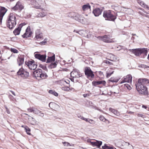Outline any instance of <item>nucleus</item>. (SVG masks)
I'll return each instance as SVG.
<instances>
[{"instance_id":"c9c22d12","label":"nucleus","mask_w":149,"mask_h":149,"mask_svg":"<svg viewBox=\"0 0 149 149\" xmlns=\"http://www.w3.org/2000/svg\"><path fill=\"white\" fill-rule=\"evenodd\" d=\"M24 128L25 131L26 132L27 134L29 135H30L31 134L30 133H29V132L30 131V128L27 126L24 127Z\"/></svg>"},{"instance_id":"aec40b11","label":"nucleus","mask_w":149,"mask_h":149,"mask_svg":"<svg viewBox=\"0 0 149 149\" xmlns=\"http://www.w3.org/2000/svg\"><path fill=\"white\" fill-rule=\"evenodd\" d=\"M49 107L55 110L59 109L60 108L59 106L57 104L53 102H51L49 104Z\"/></svg>"},{"instance_id":"79ce46f5","label":"nucleus","mask_w":149,"mask_h":149,"mask_svg":"<svg viewBox=\"0 0 149 149\" xmlns=\"http://www.w3.org/2000/svg\"><path fill=\"white\" fill-rule=\"evenodd\" d=\"M11 52H13L15 53H17L18 52V50L17 49L14 48H11Z\"/></svg>"},{"instance_id":"c03bdc74","label":"nucleus","mask_w":149,"mask_h":149,"mask_svg":"<svg viewBox=\"0 0 149 149\" xmlns=\"http://www.w3.org/2000/svg\"><path fill=\"white\" fill-rule=\"evenodd\" d=\"M136 114L138 116V117H141L142 118H144L145 117V116L141 113H136Z\"/></svg>"},{"instance_id":"e2e57ef3","label":"nucleus","mask_w":149,"mask_h":149,"mask_svg":"<svg viewBox=\"0 0 149 149\" xmlns=\"http://www.w3.org/2000/svg\"><path fill=\"white\" fill-rule=\"evenodd\" d=\"M116 149L113 146H111L110 147V149Z\"/></svg>"},{"instance_id":"f3484780","label":"nucleus","mask_w":149,"mask_h":149,"mask_svg":"<svg viewBox=\"0 0 149 149\" xmlns=\"http://www.w3.org/2000/svg\"><path fill=\"white\" fill-rule=\"evenodd\" d=\"M32 32L31 31V29L29 26L27 27L25 33L22 36L23 38L30 37L31 35Z\"/></svg>"},{"instance_id":"49530a36","label":"nucleus","mask_w":149,"mask_h":149,"mask_svg":"<svg viewBox=\"0 0 149 149\" xmlns=\"http://www.w3.org/2000/svg\"><path fill=\"white\" fill-rule=\"evenodd\" d=\"M86 32V31H84V30H81L80 31H79L78 33L79 34H81V33L84 34Z\"/></svg>"},{"instance_id":"423d86ee","label":"nucleus","mask_w":149,"mask_h":149,"mask_svg":"<svg viewBox=\"0 0 149 149\" xmlns=\"http://www.w3.org/2000/svg\"><path fill=\"white\" fill-rule=\"evenodd\" d=\"M97 38L100 40H102L104 42L109 43L115 42L116 41L114 39H111L110 38L109 36L106 35L103 36H99L97 37Z\"/></svg>"},{"instance_id":"9d476101","label":"nucleus","mask_w":149,"mask_h":149,"mask_svg":"<svg viewBox=\"0 0 149 149\" xmlns=\"http://www.w3.org/2000/svg\"><path fill=\"white\" fill-rule=\"evenodd\" d=\"M132 77L130 74H128L124 76L120 81V84L125 82L131 83L132 81Z\"/></svg>"},{"instance_id":"de8ad7c7","label":"nucleus","mask_w":149,"mask_h":149,"mask_svg":"<svg viewBox=\"0 0 149 149\" xmlns=\"http://www.w3.org/2000/svg\"><path fill=\"white\" fill-rule=\"evenodd\" d=\"M88 123L91 124H93L95 123V121L93 120L89 119Z\"/></svg>"},{"instance_id":"ea45409f","label":"nucleus","mask_w":149,"mask_h":149,"mask_svg":"<svg viewBox=\"0 0 149 149\" xmlns=\"http://www.w3.org/2000/svg\"><path fill=\"white\" fill-rule=\"evenodd\" d=\"M143 49H144L142 52V53L144 54V56H146L147 53V48H143Z\"/></svg>"},{"instance_id":"f03ea898","label":"nucleus","mask_w":149,"mask_h":149,"mask_svg":"<svg viewBox=\"0 0 149 149\" xmlns=\"http://www.w3.org/2000/svg\"><path fill=\"white\" fill-rule=\"evenodd\" d=\"M33 76L37 79H45L47 77V75L44 72H43L41 69H39L34 71L33 73Z\"/></svg>"},{"instance_id":"ddd939ff","label":"nucleus","mask_w":149,"mask_h":149,"mask_svg":"<svg viewBox=\"0 0 149 149\" xmlns=\"http://www.w3.org/2000/svg\"><path fill=\"white\" fill-rule=\"evenodd\" d=\"M35 57L36 58L39 60L44 62L45 61L46 58V55H41L38 53H35Z\"/></svg>"},{"instance_id":"f704fd0d","label":"nucleus","mask_w":149,"mask_h":149,"mask_svg":"<svg viewBox=\"0 0 149 149\" xmlns=\"http://www.w3.org/2000/svg\"><path fill=\"white\" fill-rule=\"evenodd\" d=\"M46 15V14L44 12L40 13L37 15L38 17H43Z\"/></svg>"},{"instance_id":"7ed1b4c3","label":"nucleus","mask_w":149,"mask_h":149,"mask_svg":"<svg viewBox=\"0 0 149 149\" xmlns=\"http://www.w3.org/2000/svg\"><path fill=\"white\" fill-rule=\"evenodd\" d=\"M7 25L10 29H12L16 25V18L15 15L10 13L7 22Z\"/></svg>"},{"instance_id":"3c124183","label":"nucleus","mask_w":149,"mask_h":149,"mask_svg":"<svg viewBox=\"0 0 149 149\" xmlns=\"http://www.w3.org/2000/svg\"><path fill=\"white\" fill-rule=\"evenodd\" d=\"M46 43V41L45 40L41 42L40 43V45H44Z\"/></svg>"},{"instance_id":"bb28decb","label":"nucleus","mask_w":149,"mask_h":149,"mask_svg":"<svg viewBox=\"0 0 149 149\" xmlns=\"http://www.w3.org/2000/svg\"><path fill=\"white\" fill-rule=\"evenodd\" d=\"M109 110L115 115L117 116H118L120 115V113L119 112L115 109H113L111 108H110L109 109Z\"/></svg>"},{"instance_id":"5fc2aeb1","label":"nucleus","mask_w":149,"mask_h":149,"mask_svg":"<svg viewBox=\"0 0 149 149\" xmlns=\"http://www.w3.org/2000/svg\"><path fill=\"white\" fill-rule=\"evenodd\" d=\"M83 96L84 97H86L89 96V95L88 94H85L83 95Z\"/></svg>"},{"instance_id":"37998d69","label":"nucleus","mask_w":149,"mask_h":149,"mask_svg":"<svg viewBox=\"0 0 149 149\" xmlns=\"http://www.w3.org/2000/svg\"><path fill=\"white\" fill-rule=\"evenodd\" d=\"M63 143L64 144V145L65 146H71V145H70V144L69 143H68V142H63Z\"/></svg>"},{"instance_id":"1a4fd4ad","label":"nucleus","mask_w":149,"mask_h":149,"mask_svg":"<svg viewBox=\"0 0 149 149\" xmlns=\"http://www.w3.org/2000/svg\"><path fill=\"white\" fill-rule=\"evenodd\" d=\"M85 73L88 78H93L94 77V74L93 72L89 67H86L85 68Z\"/></svg>"},{"instance_id":"a18cd8bd","label":"nucleus","mask_w":149,"mask_h":149,"mask_svg":"<svg viewBox=\"0 0 149 149\" xmlns=\"http://www.w3.org/2000/svg\"><path fill=\"white\" fill-rule=\"evenodd\" d=\"M125 86L128 89L130 90L131 89V87L128 84H125Z\"/></svg>"},{"instance_id":"72a5a7b5","label":"nucleus","mask_w":149,"mask_h":149,"mask_svg":"<svg viewBox=\"0 0 149 149\" xmlns=\"http://www.w3.org/2000/svg\"><path fill=\"white\" fill-rule=\"evenodd\" d=\"M49 93L50 94H53L56 96H57L58 95V94L55 91L52 90H49Z\"/></svg>"},{"instance_id":"a211bd4d","label":"nucleus","mask_w":149,"mask_h":149,"mask_svg":"<svg viewBox=\"0 0 149 149\" xmlns=\"http://www.w3.org/2000/svg\"><path fill=\"white\" fill-rule=\"evenodd\" d=\"M7 11V10L4 7H1L0 13V23H1L3 17Z\"/></svg>"},{"instance_id":"20e7f679","label":"nucleus","mask_w":149,"mask_h":149,"mask_svg":"<svg viewBox=\"0 0 149 149\" xmlns=\"http://www.w3.org/2000/svg\"><path fill=\"white\" fill-rule=\"evenodd\" d=\"M103 16L106 20L113 22L116 18V15H113L110 10L104 11L103 13Z\"/></svg>"},{"instance_id":"4be33fe9","label":"nucleus","mask_w":149,"mask_h":149,"mask_svg":"<svg viewBox=\"0 0 149 149\" xmlns=\"http://www.w3.org/2000/svg\"><path fill=\"white\" fill-rule=\"evenodd\" d=\"M92 83L93 85L95 86L101 84L104 86H105L106 84V82L104 81H93Z\"/></svg>"},{"instance_id":"13d9d810","label":"nucleus","mask_w":149,"mask_h":149,"mask_svg":"<svg viewBox=\"0 0 149 149\" xmlns=\"http://www.w3.org/2000/svg\"><path fill=\"white\" fill-rule=\"evenodd\" d=\"M110 81L113 82H116L115 80H114L112 78H111L110 79Z\"/></svg>"},{"instance_id":"cd10ccee","label":"nucleus","mask_w":149,"mask_h":149,"mask_svg":"<svg viewBox=\"0 0 149 149\" xmlns=\"http://www.w3.org/2000/svg\"><path fill=\"white\" fill-rule=\"evenodd\" d=\"M24 58L23 57L20 56L17 59V63L19 66L23 64L24 62Z\"/></svg>"},{"instance_id":"dca6fc26","label":"nucleus","mask_w":149,"mask_h":149,"mask_svg":"<svg viewBox=\"0 0 149 149\" xmlns=\"http://www.w3.org/2000/svg\"><path fill=\"white\" fill-rule=\"evenodd\" d=\"M88 142H90L91 145L94 146H96L98 148H100L102 145V142L100 141H96L95 142H91L90 139L88 140Z\"/></svg>"},{"instance_id":"412c9836","label":"nucleus","mask_w":149,"mask_h":149,"mask_svg":"<svg viewBox=\"0 0 149 149\" xmlns=\"http://www.w3.org/2000/svg\"><path fill=\"white\" fill-rule=\"evenodd\" d=\"M102 12V9L97 8L93 10V13L95 17H97L101 15Z\"/></svg>"},{"instance_id":"6e6d98bb","label":"nucleus","mask_w":149,"mask_h":149,"mask_svg":"<svg viewBox=\"0 0 149 149\" xmlns=\"http://www.w3.org/2000/svg\"><path fill=\"white\" fill-rule=\"evenodd\" d=\"M140 14L142 15H143V16H144L145 17H148V15H145V14H144L143 13H141Z\"/></svg>"},{"instance_id":"2eb2a0df","label":"nucleus","mask_w":149,"mask_h":149,"mask_svg":"<svg viewBox=\"0 0 149 149\" xmlns=\"http://www.w3.org/2000/svg\"><path fill=\"white\" fill-rule=\"evenodd\" d=\"M43 39V33L39 30H37L36 32V36L34 39L35 40H39Z\"/></svg>"},{"instance_id":"69168bd1","label":"nucleus","mask_w":149,"mask_h":149,"mask_svg":"<svg viewBox=\"0 0 149 149\" xmlns=\"http://www.w3.org/2000/svg\"><path fill=\"white\" fill-rule=\"evenodd\" d=\"M41 67L44 70L46 69V68L45 66H42Z\"/></svg>"},{"instance_id":"0eeeda50","label":"nucleus","mask_w":149,"mask_h":149,"mask_svg":"<svg viewBox=\"0 0 149 149\" xmlns=\"http://www.w3.org/2000/svg\"><path fill=\"white\" fill-rule=\"evenodd\" d=\"M31 4L37 9H41V5L43 1L41 0H30Z\"/></svg>"},{"instance_id":"2f4dec72","label":"nucleus","mask_w":149,"mask_h":149,"mask_svg":"<svg viewBox=\"0 0 149 149\" xmlns=\"http://www.w3.org/2000/svg\"><path fill=\"white\" fill-rule=\"evenodd\" d=\"M112 70V69L111 68H110L108 70L109 71H108L107 72L106 74L107 77H110L111 75L113 73L114 71H112L111 72V70Z\"/></svg>"},{"instance_id":"f8f14e48","label":"nucleus","mask_w":149,"mask_h":149,"mask_svg":"<svg viewBox=\"0 0 149 149\" xmlns=\"http://www.w3.org/2000/svg\"><path fill=\"white\" fill-rule=\"evenodd\" d=\"M24 8V6L19 1H18L16 5L12 8L14 10L21 11Z\"/></svg>"},{"instance_id":"e433bc0d","label":"nucleus","mask_w":149,"mask_h":149,"mask_svg":"<svg viewBox=\"0 0 149 149\" xmlns=\"http://www.w3.org/2000/svg\"><path fill=\"white\" fill-rule=\"evenodd\" d=\"M62 89L65 91H69L70 89L68 86H64L62 88Z\"/></svg>"},{"instance_id":"603ef678","label":"nucleus","mask_w":149,"mask_h":149,"mask_svg":"<svg viewBox=\"0 0 149 149\" xmlns=\"http://www.w3.org/2000/svg\"><path fill=\"white\" fill-rule=\"evenodd\" d=\"M13 97V96L11 95H9V98L11 100L13 101V98H12Z\"/></svg>"},{"instance_id":"680f3d73","label":"nucleus","mask_w":149,"mask_h":149,"mask_svg":"<svg viewBox=\"0 0 149 149\" xmlns=\"http://www.w3.org/2000/svg\"><path fill=\"white\" fill-rule=\"evenodd\" d=\"M10 92H11L12 93V94L14 95L15 96V93H14V92L12 91H10Z\"/></svg>"},{"instance_id":"a19ab883","label":"nucleus","mask_w":149,"mask_h":149,"mask_svg":"<svg viewBox=\"0 0 149 149\" xmlns=\"http://www.w3.org/2000/svg\"><path fill=\"white\" fill-rule=\"evenodd\" d=\"M110 147V146H107L106 144H105L104 146H102L103 149H109Z\"/></svg>"},{"instance_id":"b1692460","label":"nucleus","mask_w":149,"mask_h":149,"mask_svg":"<svg viewBox=\"0 0 149 149\" xmlns=\"http://www.w3.org/2000/svg\"><path fill=\"white\" fill-rule=\"evenodd\" d=\"M22 26V24H20L18 27L14 31L13 33L15 35H19V34Z\"/></svg>"},{"instance_id":"4d7b16f0","label":"nucleus","mask_w":149,"mask_h":149,"mask_svg":"<svg viewBox=\"0 0 149 149\" xmlns=\"http://www.w3.org/2000/svg\"><path fill=\"white\" fill-rule=\"evenodd\" d=\"M77 117L79 118H80V119H82V117H84L83 116H81V115H79V114H78L77 115Z\"/></svg>"},{"instance_id":"6e6552de","label":"nucleus","mask_w":149,"mask_h":149,"mask_svg":"<svg viewBox=\"0 0 149 149\" xmlns=\"http://www.w3.org/2000/svg\"><path fill=\"white\" fill-rule=\"evenodd\" d=\"M18 75L20 76L23 78H26L29 76V73L25 71L23 68H21L19 69L17 73Z\"/></svg>"},{"instance_id":"c756f323","label":"nucleus","mask_w":149,"mask_h":149,"mask_svg":"<svg viewBox=\"0 0 149 149\" xmlns=\"http://www.w3.org/2000/svg\"><path fill=\"white\" fill-rule=\"evenodd\" d=\"M124 146V149H133V146L129 143L125 142Z\"/></svg>"},{"instance_id":"6ab92c4d","label":"nucleus","mask_w":149,"mask_h":149,"mask_svg":"<svg viewBox=\"0 0 149 149\" xmlns=\"http://www.w3.org/2000/svg\"><path fill=\"white\" fill-rule=\"evenodd\" d=\"M71 76L73 78H78L80 77V74L78 71L76 70H74L70 73Z\"/></svg>"},{"instance_id":"f257e3e1","label":"nucleus","mask_w":149,"mask_h":149,"mask_svg":"<svg viewBox=\"0 0 149 149\" xmlns=\"http://www.w3.org/2000/svg\"><path fill=\"white\" fill-rule=\"evenodd\" d=\"M149 83L148 80L146 79H139L138 82L135 84L136 89L139 93L143 95H147L148 91L146 87L144 85Z\"/></svg>"},{"instance_id":"9b49d317","label":"nucleus","mask_w":149,"mask_h":149,"mask_svg":"<svg viewBox=\"0 0 149 149\" xmlns=\"http://www.w3.org/2000/svg\"><path fill=\"white\" fill-rule=\"evenodd\" d=\"M25 63L27 65L29 68L31 70H34L37 68V65L35 64L34 61L25 62Z\"/></svg>"},{"instance_id":"7c9ffc66","label":"nucleus","mask_w":149,"mask_h":149,"mask_svg":"<svg viewBox=\"0 0 149 149\" xmlns=\"http://www.w3.org/2000/svg\"><path fill=\"white\" fill-rule=\"evenodd\" d=\"M99 119L101 121L107 123H109V122L108 120L106 119L104 117L102 116H100L99 117Z\"/></svg>"},{"instance_id":"338daca9","label":"nucleus","mask_w":149,"mask_h":149,"mask_svg":"<svg viewBox=\"0 0 149 149\" xmlns=\"http://www.w3.org/2000/svg\"><path fill=\"white\" fill-rule=\"evenodd\" d=\"M86 36H87L88 38H89L91 37V35H86Z\"/></svg>"},{"instance_id":"58836bf2","label":"nucleus","mask_w":149,"mask_h":149,"mask_svg":"<svg viewBox=\"0 0 149 149\" xmlns=\"http://www.w3.org/2000/svg\"><path fill=\"white\" fill-rule=\"evenodd\" d=\"M34 109V108L33 107H30L27 109V110L29 112L33 113Z\"/></svg>"},{"instance_id":"39448f33","label":"nucleus","mask_w":149,"mask_h":149,"mask_svg":"<svg viewBox=\"0 0 149 149\" xmlns=\"http://www.w3.org/2000/svg\"><path fill=\"white\" fill-rule=\"evenodd\" d=\"M72 18L82 24H85L86 21L85 19L81 15L77 13H74L73 16L72 17Z\"/></svg>"},{"instance_id":"5701e85b","label":"nucleus","mask_w":149,"mask_h":149,"mask_svg":"<svg viewBox=\"0 0 149 149\" xmlns=\"http://www.w3.org/2000/svg\"><path fill=\"white\" fill-rule=\"evenodd\" d=\"M107 57L108 60L111 61H116L117 60L116 56L111 54H108Z\"/></svg>"},{"instance_id":"c85d7f7f","label":"nucleus","mask_w":149,"mask_h":149,"mask_svg":"<svg viewBox=\"0 0 149 149\" xmlns=\"http://www.w3.org/2000/svg\"><path fill=\"white\" fill-rule=\"evenodd\" d=\"M55 60V55L54 54L52 56L50 57L48 56V58L47 59V63H50L54 61Z\"/></svg>"},{"instance_id":"09e8293b","label":"nucleus","mask_w":149,"mask_h":149,"mask_svg":"<svg viewBox=\"0 0 149 149\" xmlns=\"http://www.w3.org/2000/svg\"><path fill=\"white\" fill-rule=\"evenodd\" d=\"M104 63L106 64H109L110 65L112 64V63L109 61L105 60L104 61Z\"/></svg>"},{"instance_id":"0e129e2a","label":"nucleus","mask_w":149,"mask_h":149,"mask_svg":"<svg viewBox=\"0 0 149 149\" xmlns=\"http://www.w3.org/2000/svg\"><path fill=\"white\" fill-rule=\"evenodd\" d=\"M142 107L143 108H144L145 109H146L147 108V107L146 106L144 105H143L142 106Z\"/></svg>"},{"instance_id":"864d4df0","label":"nucleus","mask_w":149,"mask_h":149,"mask_svg":"<svg viewBox=\"0 0 149 149\" xmlns=\"http://www.w3.org/2000/svg\"><path fill=\"white\" fill-rule=\"evenodd\" d=\"M5 108L6 109V112L8 114H10V112L9 110L6 107H5Z\"/></svg>"},{"instance_id":"473e14b6","label":"nucleus","mask_w":149,"mask_h":149,"mask_svg":"<svg viewBox=\"0 0 149 149\" xmlns=\"http://www.w3.org/2000/svg\"><path fill=\"white\" fill-rule=\"evenodd\" d=\"M138 3H139L140 5L143 7L146 8L147 7V5L143 1H139L138 2Z\"/></svg>"},{"instance_id":"052dcab7","label":"nucleus","mask_w":149,"mask_h":149,"mask_svg":"<svg viewBox=\"0 0 149 149\" xmlns=\"http://www.w3.org/2000/svg\"><path fill=\"white\" fill-rule=\"evenodd\" d=\"M62 82H63V83L65 82L67 84H69V83L70 81L69 80H67V81H62Z\"/></svg>"},{"instance_id":"4468645a","label":"nucleus","mask_w":149,"mask_h":149,"mask_svg":"<svg viewBox=\"0 0 149 149\" xmlns=\"http://www.w3.org/2000/svg\"><path fill=\"white\" fill-rule=\"evenodd\" d=\"M144 49H143V48H139L136 49H130L129 50L130 51H132L133 53L135 55L137 56H139L141 54H142V52L143 50Z\"/></svg>"},{"instance_id":"774afa93","label":"nucleus","mask_w":149,"mask_h":149,"mask_svg":"<svg viewBox=\"0 0 149 149\" xmlns=\"http://www.w3.org/2000/svg\"><path fill=\"white\" fill-rule=\"evenodd\" d=\"M147 7H146V8H147L149 10V6H148L147 5Z\"/></svg>"},{"instance_id":"8fccbe9b","label":"nucleus","mask_w":149,"mask_h":149,"mask_svg":"<svg viewBox=\"0 0 149 149\" xmlns=\"http://www.w3.org/2000/svg\"><path fill=\"white\" fill-rule=\"evenodd\" d=\"M82 120H83L87 122H88V121L89 119V118H84V117H82Z\"/></svg>"},{"instance_id":"bf43d9fd","label":"nucleus","mask_w":149,"mask_h":149,"mask_svg":"<svg viewBox=\"0 0 149 149\" xmlns=\"http://www.w3.org/2000/svg\"><path fill=\"white\" fill-rule=\"evenodd\" d=\"M134 113V112H132V111H127V113H128V114H133Z\"/></svg>"},{"instance_id":"4c0bfd02","label":"nucleus","mask_w":149,"mask_h":149,"mask_svg":"<svg viewBox=\"0 0 149 149\" xmlns=\"http://www.w3.org/2000/svg\"><path fill=\"white\" fill-rule=\"evenodd\" d=\"M56 63H52L50 64V67L51 68H54L56 67Z\"/></svg>"},{"instance_id":"a878e982","label":"nucleus","mask_w":149,"mask_h":149,"mask_svg":"<svg viewBox=\"0 0 149 149\" xmlns=\"http://www.w3.org/2000/svg\"><path fill=\"white\" fill-rule=\"evenodd\" d=\"M91 6L89 3L84 4L82 6V10L84 11L91 10Z\"/></svg>"},{"instance_id":"393cba45","label":"nucleus","mask_w":149,"mask_h":149,"mask_svg":"<svg viewBox=\"0 0 149 149\" xmlns=\"http://www.w3.org/2000/svg\"><path fill=\"white\" fill-rule=\"evenodd\" d=\"M33 113L35 114L38 115L39 116L41 117H43L44 116V113L42 112L36 108H34Z\"/></svg>"}]
</instances>
